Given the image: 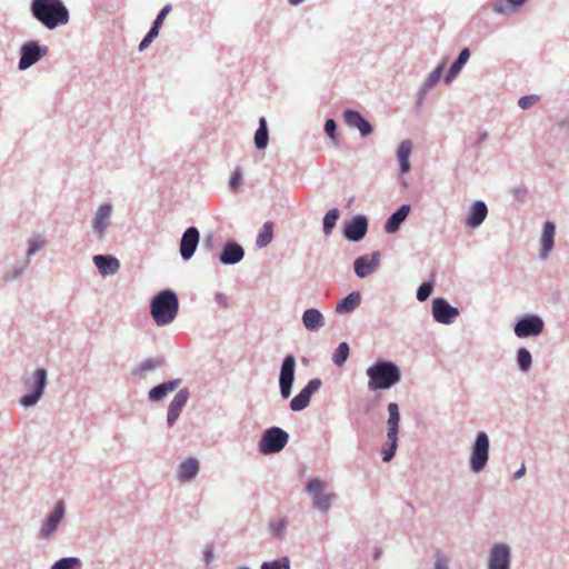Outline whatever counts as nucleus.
Segmentation results:
<instances>
[{
	"instance_id": "nucleus-1",
	"label": "nucleus",
	"mask_w": 569,
	"mask_h": 569,
	"mask_svg": "<svg viewBox=\"0 0 569 569\" xmlns=\"http://www.w3.org/2000/svg\"><path fill=\"white\" fill-rule=\"evenodd\" d=\"M31 12L48 29L69 21V11L61 0H32Z\"/></svg>"
},
{
	"instance_id": "nucleus-2",
	"label": "nucleus",
	"mask_w": 569,
	"mask_h": 569,
	"mask_svg": "<svg viewBox=\"0 0 569 569\" xmlns=\"http://www.w3.org/2000/svg\"><path fill=\"white\" fill-rule=\"evenodd\" d=\"M179 299L170 289L158 292L150 302V315L157 326L163 327L172 323L178 316Z\"/></svg>"
},
{
	"instance_id": "nucleus-3",
	"label": "nucleus",
	"mask_w": 569,
	"mask_h": 569,
	"mask_svg": "<svg viewBox=\"0 0 569 569\" xmlns=\"http://www.w3.org/2000/svg\"><path fill=\"white\" fill-rule=\"evenodd\" d=\"M366 373L370 391L390 389L401 380V371L392 361H378Z\"/></svg>"
},
{
	"instance_id": "nucleus-4",
	"label": "nucleus",
	"mask_w": 569,
	"mask_h": 569,
	"mask_svg": "<svg viewBox=\"0 0 569 569\" xmlns=\"http://www.w3.org/2000/svg\"><path fill=\"white\" fill-rule=\"evenodd\" d=\"M306 491L311 499L313 509L321 513H328L337 499L336 493L330 491L328 481L318 477L308 480Z\"/></svg>"
},
{
	"instance_id": "nucleus-5",
	"label": "nucleus",
	"mask_w": 569,
	"mask_h": 569,
	"mask_svg": "<svg viewBox=\"0 0 569 569\" xmlns=\"http://www.w3.org/2000/svg\"><path fill=\"white\" fill-rule=\"evenodd\" d=\"M47 383V370L44 368H37L29 377L24 379L23 387L29 392L20 398L19 403L23 408L34 407L44 395Z\"/></svg>"
},
{
	"instance_id": "nucleus-6",
	"label": "nucleus",
	"mask_w": 569,
	"mask_h": 569,
	"mask_svg": "<svg viewBox=\"0 0 569 569\" xmlns=\"http://www.w3.org/2000/svg\"><path fill=\"white\" fill-rule=\"evenodd\" d=\"M67 507L63 500L56 502L53 508L40 521L38 529V538L43 541L52 540L58 533L60 527L64 522Z\"/></svg>"
},
{
	"instance_id": "nucleus-7",
	"label": "nucleus",
	"mask_w": 569,
	"mask_h": 569,
	"mask_svg": "<svg viewBox=\"0 0 569 569\" xmlns=\"http://www.w3.org/2000/svg\"><path fill=\"white\" fill-rule=\"evenodd\" d=\"M490 456V439L486 431H479L470 447L469 451V469L473 473L482 472L489 461Z\"/></svg>"
},
{
	"instance_id": "nucleus-8",
	"label": "nucleus",
	"mask_w": 569,
	"mask_h": 569,
	"mask_svg": "<svg viewBox=\"0 0 569 569\" xmlns=\"http://www.w3.org/2000/svg\"><path fill=\"white\" fill-rule=\"evenodd\" d=\"M289 435L279 427L266 430L259 440L258 448L262 455L280 452L288 443Z\"/></svg>"
},
{
	"instance_id": "nucleus-9",
	"label": "nucleus",
	"mask_w": 569,
	"mask_h": 569,
	"mask_svg": "<svg viewBox=\"0 0 569 569\" xmlns=\"http://www.w3.org/2000/svg\"><path fill=\"white\" fill-rule=\"evenodd\" d=\"M545 330V321L538 315H525L517 320L513 333L519 339L539 337Z\"/></svg>"
},
{
	"instance_id": "nucleus-10",
	"label": "nucleus",
	"mask_w": 569,
	"mask_h": 569,
	"mask_svg": "<svg viewBox=\"0 0 569 569\" xmlns=\"http://www.w3.org/2000/svg\"><path fill=\"white\" fill-rule=\"evenodd\" d=\"M36 251H11L6 257V277L14 280L20 277L28 268L31 254Z\"/></svg>"
},
{
	"instance_id": "nucleus-11",
	"label": "nucleus",
	"mask_w": 569,
	"mask_h": 569,
	"mask_svg": "<svg viewBox=\"0 0 569 569\" xmlns=\"http://www.w3.org/2000/svg\"><path fill=\"white\" fill-rule=\"evenodd\" d=\"M296 366L297 362L293 355L286 356L281 363L279 375V389L283 399H288L292 393Z\"/></svg>"
},
{
	"instance_id": "nucleus-12",
	"label": "nucleus",
	"mask_w": 569,
	"mask_h": 569,
	"mask_svg": "<svg viewBox=\"0 0 569 569\" xmlns=\"http://www.w3.org/2000/svg\"><path fill=\"white\" fill-rule=\"evenodd\" d=\"M511 548L503 542L492 545L488 556V569H510Z\"/></svg>"
},
{
	"instance_id": "nucleus-13",
	"label": "nucleus",
	"mask_w": 569,
	"mask_h": 569,
	"mask_svg": "<svg viewBox=\"0 0 569 569\" xmlns=\"http://www.w3.org/2000/svg\"><path fill=\"white\" fill-rule=\"evenodd\" d=\"M381 263L380 251L365 253L357 258L353 262V270L357 277L366 278L378 270Z\"/></svg>"
},
{
	"instance_id": "nucleus-14",
	"label": "nucleus",
	"mask_w": 569,
	"mask_h": 569,
	"mask_svg": "<svg viewBox=\"0 0 569 569\" xmlns=\"http://www.w3.org/2000/svg\"><path fill=\"white\" fill-rule=\"evenodd\" d=\"M432 317L441 325H451L459 316V310L449 305L445 298H435L432 300Z\"/></svg>"
},
{
	"instance_id": "nucleus-15",
	"label": "nucleus",
	"mask_w": 569,
	"mask_h": 569,
	"mask_svg": "<svg viewBox=\"0 0 569 569\" xmlns=\"http://www.w3.org/2000/svg\"><path fill=\"white\" fill-rule=\"evenodd\" d=\"M200 472V461L194 457H189L179 462L177 467V481L180 485L192 482Z\"/></svg>"
},
{
	"instance_id": "nucleus-16",
	"label": "nucleus",
	"mask_w": 569,
	"mask_h": 569,
	"mask_svg": "<svg viewBox=\"0 0 569 569\" xmlns=\"http://www.w3.org/2000/svg\"><path fill=\"white\" fill-rule=\"evenodd\" d=\"M47 53L46 47H40L36 42H28L21 47V57L19 61V69L26 70L37 61H39Z\"/></svg>"
},
{
	"instance_id": "nucleus-17",
	"label": "nucleus",
	"mask_w": 569,
	"mask_h": 569,
	"mask_svg": "<svg viewBox=\"0 0 569 569\" xmlns=\"http://www.w3.org/2000/svg\"><path fill=\"white\" fill-rule=\"evenodd\" d=\"M189 399V390L180 389L172 400L169 403L168 412H167V423L169 427H172L178 420L182 409L187 405Z\"/></svg>"
},
{
	"instance_id": "nucleus-18",
	"label": "nucleus",
	"mask_w": 569,
	"mask_h": 569,
	"mask_svg": "<svg viewBox=\"0 0 569 569\" xmlns=\"http://www.w3.org/2000/svg\"><path fill=\"white\" fill-rule=\"evenodd\" d=\"M163 366L161 358H149L141 361L131 369L130 376L134 381L146 380L152 372L157 371Z\"/></svg>"
},
{
	"instance_id": "nucleus-19",
	"label": "nucleus",
	"mask_w": 569,
	"mask_h": 569,
	"mask_svg": "<svg viewBox=\"0 0 569 569\" xmlns=\"http://www.w3.org/2000/svg\"><path fill=\"white\" fill-rule=\"evenodd\" d=\"M368 229V221L363 216H356L345 223V237L351 241L361 240Z\"/></svg>"
},
{
	"instance_id": "nucleus-20",
	"label": "nucleus",
	"mask_w": 569,
	"mask_h": 569,
	"mask_svg": "<svg viewBox=\"0 0 569 569\" xmlns=\"http://www.w3.org/2000/svg\"><path fill=\"white\" fill-rule=\"evenodd\" d=\"M93 263L102 277L113 276L120 269L119 260L113 256L97 254Z\"/></svg>"
},
{
	"instance_id": "nucleus-21",
	"label": "nucleus",
	"mask_w": 569,
	"mask_h": 569,
	"mask_svg": "<svg viewBox=\"0 0 569 569\" xmlns=\"http://www.w3.org/2000/svg\"><path fill=\"white\" fill-rule=\"evenodd\" d=\"M182 380L180 378L162 382L148 392V400L150 402H158L163 400L170 392H173L180 385Z\"/></svg>"
},
{
	"instance_id": "nucleus-22",
	"label": "nucleus",
	"mask_w": 569,
	"mask_h": 569,
	"mask_svg": "<svg viewBox=\"0 0 569 569\" xmlns=\"http://www.w3.org/2000/svg\"><path fill=\"white\" fill-rule=\"evenodd\" d=\"M301 321H302L303 327L308 331H312V332L318 331L326 323V319H325L323 315L316 308H310V309L305 310L302 313V317H301Z\"/></svg>"
},
{
	"instance_id": "nucleus-23",
	"label": "nucleus",
	"mask_w": 569,
	"mask_h": 569,
	"mask_svg": "<svg viewBox=\"0 0 569 569\" xmlns=\"http://www.w3.org/2000/svg\"><path fill=\"white\" fill-rule=\"evenodd\" d=\"M170 11H171L170 4H167L161 9V11L159 12V14L157 16V18L153 22V26L151 27V29L149 30L147 36L142 39V41L140 42V44H139L140 51L144 50L153 41V39L156 37H158L159 29L161 28L163 20L166 19L167 14Z\"/></svg>"
},
{
	"instance_id": "nucleus-24",
	"label": "nucleus",
	"mask_w": 569,
	"mask_h": 569,
	"mask_svg": "<svg viewBox=\"0 0 569 569\" xmlns=\"http://www.w3.org/2000/svg\"><path fill=\"white\" fill-rule=\"evenodd\" d=\"M345 121L349 127L357 128L363 137L372 132L371 124L358 111L347 110Z\"/></svg>"
},
{
	"instance_id": "nucleus-25",
	"label": "nucleus",
	"mask_w": 569,
	"mask_h": 569,
	"mask_svg": "<svg viewBox=\"0 0 569 569\" xmlns=\"http://www.w3.org/2000/svg\"><path fill=\"white\" fill-rule=\"evenodd\" d=\"M488 209L485 202L477 201L469 209L466 223L471 228L480 226L486 219Z\"/></svg>"
},
{
	"instance_id": "nucleus-26",
	"label": "nucleus",
	"mask_w": 569,
	"mask_h": 569,
	"mask_svg": "<svg viewBox=\"0 0 569 569\" xmlns=\"http://www.w3.org/2000/svg\"><path fill=\"white\" fill-rule=\"evenodd\" d=\"M388 420H387V438H391L399 433L400 412L399 406L396 402L388 405Z\"/></svg>"
},
{
	"instance_id": "nucleus-27",
	"label": "nucleus",
	"mask_w": 569,
	"mask_h": 569,
	"mask_svg": "<svg viewBox=\"0 0 569 569\" xmlns=\"http://www.w3.org/2000/svg\"><path fill=\"white\" fill-rule=\"evenodd\" d=\"M410 212V206L409 204H402L396 212L391 214V217L387 220L385 230L388 233L396 232L400 224L405 221V219L408 217Z\"/></svg>"
},
{
	"instance_id": "nucleus-28",
	"label": "nucleus",
	"mask_w": 569,
	"mask_h": 569,
	"mask_svg": "<svg viewBox=\"0 0 569 569\" xmlns=\"http://www.w3.org/2000/svg\"><path fill=\"white\" fill-rule=\"evenodd\" d=\"M361 302V295L358 291H353L345 297L336 306V312L343 315L352 312Z\"/></svg>"
},
{
	"instance_id": "nucleus-29",
	"label": "nucleus",
	"mask_w": 569,
	"mask_h": 569,
	"mask_svg": "<svg viewBox=\"0 0 569 569\" xmlns=\"http://www.w3.org/2000/svg\"><path fill=\"white\" fill-rule=\"evenodd\" d=\"M111 211L112 207L110 204H102L98 209L93 220V228L99 234H102L107 229Z\"/></svg>"
},
{
	"instance_id": "nucleus-30",
	"label": "nucleus",
	"mask_w": 569,
	"mask_h": 569,
	"mask_svg": "<svg viewBox=\"0 0 569 569\" xmlns=\"http://www.w3.org/2000/svg\"><path fill=\"white\" fill-rule=\"evenodd\" d=\"M412 143L410 140H405L400 143L397 157L400 163V170L402 173H407L410 170L409 157L411 154Z\"/></svg>"
},
{
	"instance_id": "nucleus-31",
	"label": "nucleus",
	"mask_w": 569,
	"mask_h": 569,
	"mask_svg": "<svg viewBox=\"0 0 569 569\" xmlns=\"http://www.w3.org/2000/svg\"><path fill=\"white\" fill-rule=\"evenodd\" d=\"M199 236V231L196 227L188 228L182 236L180 249H197Z\"/></svg>"
},
{
	"instance_id": "nucleus-32",
	"label": "nucleus",
	"mask_w": 569,
	"mask_h": 569,
	"mask_svg": "<svg viewBox=\"0 0 569 569\" xmlns=\"http://www.w3.org/2000/svg\"><path fill=\"white\" fill-rule=\"evenodd\" d=\"M288 527V520L286 518H279L268 523V532L274 539H282L286 536Z\"/></svg>"
},
{
	"instance_id": "nucleus-33",
	"label": "nucleus",
	"mask_w": 569,
	"mask_h": 569,
	"mask_svg": "<svg viewBox=\"0 0 569 569\" xmlns=\"http://www.w3.org/2000/svg\"><path fill=\"white\" fill-rule=\"evenodd\" d=\"M517 366L519 370L527 373L532 366V356L530 351L523 347L519 348L516 353Z\"/></svg>"
},
{
	"instance_id": "nucleus-34",
	"label": "nucleus",
	"mask_w": 569,
	"mask_h": 569,
	"mask_svg": "<svg viewBox=\"0 0 569 569\" xmlns=\"http://www.w3.org/2000/svg\"><path fill=\"white\" fill-rule=\"evenodd\" d=\"M50 569H82V560L78 557H63L56 560Z\"/></svg>"
},
{
	"instance_id": "nucleus-35",
	"label": "nucleus",
	"mask_w": 569,
	"mask_h": 569,
	"mask_svg": "<svg viewBox=\"0 0 569 569\" xmlns=\"http://www.w3.org/2000/svg\"><path fill=\"white\" fill-rule=\"evenodd\" d=\"M269 136H268V128H267V121L262 117L259 120V128L254 133V144L258 149H264L268 144Z\"/></svg>"
},
{
	"instance_id": "nucleus-36",
	"label": "nucleus",
	"mask_w": 569,
	"mask_h": 569,
	"mask_svg": "<svg viewBox=\"0 0 569 569\" xmlns=\"http://www.w3.org/2000/svg\"><path fill=\"white\" fill-rule=\"evenodd\" d=\"M470 57L469 49H463L458 59L453 62L451 66L448 74H447V82H450L461 70L462 66L468 61Z\"/></svg>"
},
{
	"instance_id": "nucleus-37",
	"label": "nucleus",
	"mask_w": 569,
	"mask_h": 569,
	"mask_svg": "<svg viewBox=\"0 0 569 569\" xmlns=\"http://www.w3.org/2000/svg\"><path fill=\"white\" fill-rule=\"evenodd\" d=\"M273 238L272 222H266L259 231L257 237V246L260 248L267 247Z\"/></svg>"
},
{
	"instance_id": "nucleus-38",
	"label": "nucleus",
	"mask_w": 569,
	"mask_h": 569,
	"mask_svg": "<svg viewBox=\"0 0 569 569\" xmlns=\"http://www.w3.org/2000/svg\"><path fill=\"white\" fill-rule=\"evenodd\" d=\"M555 234H556L555 224L550 221H547L543 226V231H542V236H541L542 249H552Z\"/></svg>"
},
{
	"instance_id": "nucleus-39",
	"label": "nucleus",
	"mask_w": 569,
	"mask_h": 569,
	"mask_svg": "<svg viewBox=\"0 0 569 569\" xmlns=\"http://www.w3.org/2000/svg\"><path fill=\"white\" fill-rule=\"evenodd\" d=\"M349 352H350V349H349V345L347 342L339 343V346L337 347V349L333 353L332 362L336 366L341 367L347 361V359L349 357Z\"/></svg>"
},
{
	"instance_id": "nucleus-40",
	"label": "nucleus",
	"mask_w": 569,
	"mask_h": 569,
	"mask_svg": "<svg viewBox=\"0 0 569 569\" xmlns=\"http://www.w3.org/2000/svg\"><path fill=\"white\" fill-rule=\"evenodd\" d=\"M339 219V210L338 209H331L329 210L325 218H323V232L326 234L331 233L332 229L335 228L337 221Z\"/></svg>"
},
{
	"instance_id": "nucleus-41",
	"label": "nucleus",
	"mask_w": 569,
	"mask_h": 569,
	"mask_svg": "<svg viewBox=\"0 0 569 569\" xmlns=\"http://www.w3.org/2000/svg\"><path fill=\"white\" fill-rule=\"evenodd\" d=\"M244 251H221L219 261L223 264H234L242 260Z\"/></svg>"
},
{
	"instance_id": "nucleus-42",
	"label": "nucleus",
	"mask_w": 569,
	"mask_h": 569,
	"mask_svg": "<svg viewBox=\"0 0 569 569\" xmlns=\"http://www.w3.org/2000/svg\"><path fill=\"white\" fill-rule=\"evenodd\" d=\"M261 569H290V559L288 556H283L271 561H264Z\"/></svg>"
},
{
	"instance_id": "nucleus-43",
	"label": "nucleus",
	"mask_w": 569,
	"mask_h": 569,
	"mask_svg": "<svg viewBox=\"0 0 569 569\" xmlns=\"http://www.w3.org/2000/svg\"><path fill=\"white\" fill-rule=\"evenodd\" d=\"M310 403V399H308L302 392H299L290 401V409L292 411H301L306 409Z\"/></svg>"
},
{
	"instance_id": "nucleus-44",
	"label": "nucleus",
	"mask_w": 569,
	"mask_h": 569,
	"mask_svg": "<svg viewBox=\"0 0 569 569\" xmlns=\"http://www.w3.org/2000/svg\"><path fill=\"white\" fill-rule=\"evenodd\" d=\"M389 442V447L382 450V460L385 462H389L392 460V458L396 455L397 448H398V437H391L387 438Z\"/></svg>"
},
{
	"instance_id": "nucleus-45",
	"label": "nucleus",
	"mask_w": 569,
	"mask_h": 569,
	"mask_svg": "<svg viewBox=\"0 0 569 569\" xmlns=\"http://www.w3.org/2000/svg\"><path fill=\"white\" fill-rule=\"evenodd\" d=\"M322 381L319 378H315L308 381L302 388V392L308 399H311L312 395L321 388Z\"/></svg>"
},
{
	"instance_id": "nucleus-46",
	"label": "nucleus",
	"mask_w": 569,
	"mask_h": 569,
	"mask_svg": "<svg viewBox=\"0 0 569 569\" xmlns=\"http://www.w3.org/2000/svg\"><path fill=\"white\" fill-rule=\"evenodd\" d=\"M432 288L433 287L431 282H423L422 284H420V287L417 290V299L421 302L426 301L430 297Z\"/></svg>"
},
{
	"instance_id": "nucleus-47",
	"label": "nucleus",
	"mask_w": 569,
	"mask_h": 569,
	"mask_svg": "<svg viewBox=\"0 0 569 569\" xmlns=\"http://www.w3.org/2000/svg\"><path fill=\"white\" fill-rule=\"evenodd\" d=\"M241 182H242V174H241V171L239 169H237L230 179L229 187L233 192H237L241 186Z\"/></svg>"
},
{
	"instance_id": "nucleus-48",
	"label": "nucleus",
	"mask_w": 569,
	"mask_h": 569,
	"mask_svg": "<svg viewBox=\"0 0 569 569\" xmlns=\"http://www.w3.org/2000/svg\"><path fill=\"white\" fill-rule=\"evenodd\" d=\"M537 96H525L521 97L518 101V104L521 109H528L529 107L533 106L538 101Z\"/></svg>"
},
{
	"instance_id": "nucleus-49",
	"label": "nucleus",
	"mask_w": 569,
	"mask_h": 569,
	"mask_svg": "<svg viewBox=\"0 0 569 569\" xmlns=\"http://www.w3.org/2000/svg\"><path fill=\"white\" fill-rule=\"evenodd\" d=\"M213 300L221 308L226 309L229 307V299H228L227 295H224L222 292H217L213 297Z\"/></svg>"
},
{
	"instance_id": "nucleus-50",
	"label": "nucleus",
	"mask_w": 569,
	"mask_h": 569,
	"mask_svg": "<svg viewBox=\"0 0 569 569\" xmlns=\"http://www.w3.org/2000/svg\"><path fill=\"white\" fill-rule=\"evenodd\" d=\"M435 569H450L449 568V559L445 555H439L436 562Z\"/></svg>"
},
{
	"instance_id": "nucleus-51",
	"label": "nucleus",
	"mask_w": 569,
	"mask_h": 569,
	"mask_svg": "<svg viewBox=\"0 0 569 569\" xmlns=\"http://www.w3.org/2000/svg\"><path fill=\"white\" fill-rule=\"evenodd\" d=\"M336 122L335 120L332 119H329L326 121V124H325V131L326 133L332 139V140H336V137H335V132H336Z\"/></svg>"
},
{
	"instance_id": "nucleus-52",
	"label": "nucleus",
	"mask_w": 569,
	"mask_h": 569,
	"mask_svg": "<svg viewBox=\"0 0 569 569\" xmlns=\"http://www.w3.org/2000/svg\"><path fill=\"white\" fill-rule=\"evenodd\" d=\"M203 243H204V247L208 248V249L213 248L216 246V243H214V236L212 233L207 234L204 237Z\"/></svg>"
},
{
	"instance_id": "nucleus-53",
	"label": "nucleus",
	"mask_w": 569,
	"mask_h": 569,
	"mask_svg": "<svg viewBox=\"0 0 569 569\" xmlns=\"http://www.w3.org/2000/svg\"><path fill=\"white\" fill-rule=\"evenodd\" d=\"M46 244V241L43 239L37 238L30 243V249L36 250L40 249Z\"/></svg>"
},
{
	"instance_id": "nucleus-54",
	"label": "nucleus",
	"mask_w": 569,
	"mask_h": 569,
	"mask_svg": "<svg viewBox=\"0 0 569 569\" xmlns=\"http://www.w3.org/2000/svg\"><path fill=\"white\" fill-rule=\"evenodd\" d=\"M222 249L231 250V249H242V248L240 244H238L233 241H228L227 243L223 244Z\"/></svg>"
},
{
	"instance_id": "nucleus-55",
	"label": "nucleus",
	"mask_w": 569,
	"mask_h": 569,
	"mask_svg": "<svg viewBox=\"0 0 569 569\" xmlns=\"http://www.w3.org/2000/svg\"><path fill=\"white\" fill-rule=\"evenodd\" d=\"M526 473V467L525 465H521V467L515 472L513 477L515 479H520L525 476Z\"/></svg>"
},
{
	"instance_id": "nucleus-56",
	"label": "nucleus",
	"mask_w": 569,
	"mask_h": 569,
	"mask_svg": "<svg viewBox=\"0 0 569 569\" xmlns=\"http://www.w3.org/2000/svg\"><path fill=\"white\" fill-rule=\"evenodd\" d=\"M194 252L196 251H180V253L184 260L191 259Z\"/></svg>"
},
{
	"instance_id": "nucleus-57",
	"label": "nucleus",
	"mask_w": 569,
	"mask_h": 569,
	"mask_svg": "<svg viewBox=\"0 0 569 569\" xmlns=\"http://www.w3.org/2000/svg\"><path fill=\"white\" fill-rule=\"evenodd\" d=\"M548 258V251H540L539 260L543 261Z\"/></svg>"
},
{
	"instance_id": "nucleus-58",
	"label": "nucleus",
	"mask_w": 569,
	"mask_h": 569,
	"mask_svg": "<svg viewBox=\"0 0 569 569\" xmlns=\"http://www.w3.org/2000/svg\"><path fill=\"white\" fill-rule=\"evenodd\" d=\"M291 6H298L302 3L305 0H288Z\"/></svg>"
},
{
	"instance_id": "nucleus-59",
	"label": "nucleus",
	"mask_w": 569,
	"mask_h": 569,
	"mask_svg": "<svg viewBox=\"0 0 569 569\" xmlns=\"http://www.w3.org/2000/svg\"><path fill=\"white\" fill-rule=\"evenodd\" d=\"M212 557V552L211 551H208L207 555H206V560L207 562L210 561V558Z\"/></svg>"
},
{
	"instance_id": "nucleus-60",
	"label": "nucleus",
	"mask_w": 569,
	"mask_h": 569,
	"mask_svg": "<svg viewBox=\"0 0 569 569\" xmlns=\"http://www.w3.org/2000/svg\"><path fill=\"white\" fill-rule=\"evenodd\" d=\"M238 569H250V568L247 566H242V567H239Z\"/></svg>"
}]
</instances>
